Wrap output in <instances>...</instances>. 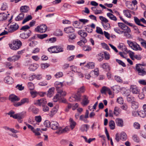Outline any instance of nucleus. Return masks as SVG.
Masks as SVG:
<instances>
[{
  "label": "nucleus",
  "instance_id": "obj_17",
  "mask_svg": "<svg viewBox=\"0 0 146 146\" xmlns=\"http://www.w3.org/2000/svg\"><path fill=\"white\" fill-rule=\"evenodd\" d=\"M64 31L67 34H71L73 33L75 30L72 27H66L64 29Z\"/></svg>",
  "mask_w": 146,
  "mask_h": 146
},
{
  "label": "nucleus",
  "instance_id": "obj_29",
  "mask_svg": "<svg viewBox=\"0 0 146 146\" xmlns=\"http://www.w3.org/2000/svg\"><path fill=\"white\" fill-rule=\"evenodd\" d=\"M134 21L135 23L137 25L142 26L143 27H145V26L144 25L140 23V19H139L137 17H134Z\"/></svg>",
  "mask_w": 146,
  "mask_h": 146
},
{
  "label": "nucleus",
  "instance_id": "obj_26",
  "mask_svg": "<svg viewBox=\"0 0 146 146\" xmlns=\"http://www.w3.org/2000/svg\"><path fill=\"white\" fill-rule=\"evenodd\" d=\"M29 9L28 6H21L20 8V11L21 13H27Z\"/></svg>",
  "mask_w": 146,
  "mask_h": 146
},
{
  "label": "nucleus",
  "instance_id": "obj_38",
  "mask_svg": "<svg viewBox=\"0 0 146 146\" xmlns=\"http://www.w3.org/2000/svg\"><path fill=\"white\" fill-rule=\"evenodd\" d=\"M127 100V102H132L134 101V98L132 96L129 94L127 95L126 96Z\"/></svg>",
  "mask_w": 146,
  "mask_h": 146
},
{
  "label": "nucleus",
  "instance_id": "obj_14",
  "mask_svg": "<svg viewBox=\"0 0 146 146\" xmlns=\"http://www.w3.org/2000/svg\"><path fill=\"white\" fill-rule=\"evenodd\" d=\"M130 90L133 94H139V90L138 88L135 85H132L131 86Z\"/></svg>",
  "mask_w": 146,
  "mask_h": 146
},
{
  "label": "nucleus",
  "instance_id": "obj_30",
  "mask_svg": "<svg viewBox=\"0 0 146 146\" xmlns=\"http://www.w3.org/2000/svg\"><path fill=\"white\" fill-rule=\"evenodd\" d=\"M139 107L138 103L135 101L132 102L131 107L132 109L134 110L137 109Z\"/></svg>",
  "mask_w": 146,
  "mask_h": 146
},
{
  "label": "nucleus",
  "instance_id": "obj_43",
  "mask_svg": "<svg viewBox=\"0 0 146 146\" xmlns=\"http://www.w3.org/2000/svg\"><path fill=\"white\" fill-rule=\"evenodd\" d=\"M88 68H93L94 67V63H88L85 66Z\"/></svg>",
  "mask_w": 146,
  "mask_h": 146
},
{
  "label": "nucleus",
  "instance_id": "obj_10",
  "mask_svg": "<svg viewBox=\"0 0 146 146\" xmlns=\"http://www.w3.org/2000/svg\"><path fill=\"white\" fill-rule=\"evenodd\" d=\"M69 130V126H66L64 129H62V127H60L58 131H56V133L58 134L65 133Z\"/></svg>",
  "mask_w": 146,
  "mask_h": 146
},
{
  "label": "nucleus",
  "instance_id": "obj_31",
  "mask_svg": "<svg viewBox=\"0 0 146 146\" xmlns=\"http://www.w3.org/2000/svg\"><path fill=\"white\" fill-rule=\"evenodd\" d=\"M120 139L122 140L125 141L127 139V135L124 132H121L120 134Z\"/></svg>",
  "mask_w": 146,
  "mask_h": 146
},
{
  "label": "nucleus",
  "instance_id": "obj_18",
  "mask_svg": "<svg viewBox=\"0 0 146 146\" xmlns=\"http://www.w3.org/2000/svg\"><path fill=\"white\" fill-rule=\"evenodd\" d=\"M54 85L57 91L58 90H61V88L63 86L64 84L63 82H56L54 83Z\"/></svg>",
  "mask_w": 146,
  "mask_h": 146
},
{
  "label": "nucleus",
  "instance_id": "obj_60",
  "mask_svg": "<svg viewBox=\"0 0 146 146\" xmlns=\"http://www.w3.org/2000/svg\"><path fill=\"white\" fill-rule=\"evenodd\" d=\"M138 82L141 85H146V81L145 80L143 79L139 80L138 81Z\"/></svg>",
  "mask_w": 146,
  "mask_h": 146
},
{
  "label": "nucleus",
  "instance_id": "obj_19",
  "mask_svg": "<svg viewBox=\"0 0 146 146\" xmlns=\"http://www.w3.org/2000/svg\"><path fill=\"white\" fill-rule=\"evenodd\" d=\"M58 105L56 106L53 108L50 111V116L51 117H52L56 113L58 108Z\"/></svg>",
  "mask_w": 146,
  "mask_h": 146
},
{
  "label": "nucleus",
  "instance_id": "obj_45",
  "mask_svg": "<svg viewBox=\"0 0 146 146\" xmlns=\"http://www.w3.org/2000/svg\"><path fill=\"white\" fill-rule=\"evenodd\" d=\"M50 66V64L47 63H42L40 64L41 67L42 69L46 68Z\"/></svg>",
  "mask_w": 146,
  "mask_h": 146
},
{
  "label": "nucleus",
  "instance_id": "obj_48",
  "mask_svg": "<svg viewBox=\"0 0 146 146\" xmlns=\"http://www.w3.org/2000/svg\"><path fill=\"white\" fill-rule=\"evenodd\" d=\"M21 102L22 105L25 103H29V99L28 98H25L22 99L21 100Z\"/></svg>",
  "mask_w": 146,
  "mask_h": 146
},
{
  "label": "nucleus",
  "instance_id": "obj_28",
  "mask_svg": "<svg viewBox=\"0 0 146 146\" xmlns=\"http://www.w3.org/2000/svg\"><path fill=\"white\" fill-rule=\"evenodd\" d=\"M69 122L70 125V127L71 128L72 130L74 128L75 126L76 125V123L72 118H70Z\"/></svg>",
  "mask_w": 146,
  "mask_h": 146
},
{
  "label": "nucleus",
  "instance_id": "obj_12",
  "mask_svg": "<svg viewBox=\"0 0 146 146\" xmlns=\"http://www.w3.org/2000/svg\"><path fill=\"white\" fill-rule=\"evenodd\" d=\"M100 67L102 68L105 71L109 72L110 70V67L108 63H104L100 65Z\"/></svg>",
  "mask_w": 146,
  "mask_h": 146
},
{
  "label": "nucleus",
  "instance_id": "obj_63",
  "mask_svg": "<svg viewBox=\"0 0 146 146\" xmlns=\"http://www.w3.org/2000/svg\"><path fill=\"white\" fill-rule=\"evenodd\" d=\"M35 120L38 123L40 122H41V120H42V118L41 117V116L40 115L37 116H36L35 117Z\"/></svg>",
  "mask_w": 146,
  "mask_h": 146
},
{
  "label": "nucleus",
  "instance_id": "obj_47",
  "mask_svg": "<svg viewBox=\"0 0 146 146\" xmlns=\"http://www.w3.org/2000/svg\"><path fill=\"white\" fill-rule=\"evenodd\" d=\"M91 48L88 45L84 46L83 48V50L85 51H89L91 50Z\"/></svg>",
  "mask_w": 146,
  "mask_h": 146
},
{
  "label": "nucleus",
  "instance_id": "obj_8",
  "mask_svg": "<svg viewBox=\"0 0 146 146\" xmlns=\"http://www.w3.org/2000/svg\"><path fill=\"white\" fill-rule=\"evenodd\" d=\"M26 116V112L25 111L19 113L18 115L17 116V119L18 121L21 123L23 121L22 119L24 118Z\"/></svg>",
  "mask_w": 146,
  "mask_h": 146
},
{
  "label": "nucleus",
  "instance_id": "obj_15",
  "mask_svg": "<svg viewBox=\"0 0 146 146\" xmlns=\"http://www.w3.org/2000/svg\"><path fill=\"white\" fill-rule=\"evenodd\" d=\"M57 92L58 94L56 95H58V96L59 98L62 100L63 98H64L63 97L66 95V93L62 90H58Z\"/></svg>",
  "mask_w": 146,
  "mask_h": 146
},
{
  "label": "nucleus",
  "instance_id": "obj_46",
  "mask_svg": "<svg viewBox=\"0 0 146 146\" xmlns=\"http://www.w3.org/2000/svg\"><path fill=\"white\" fill-rule=\"evenodd\" d=\"M119 108L118 107H115V109L113 111L114 114L116 116H118L119 112Z\"/></svg>",
  "mask_w": 146,
  "mask_h": 146
},
{
  "label": "nucleus",
  "instance_id": "obj_24",
  "mask_svg": "<svg viewBox=\"0 0 146 146\" xmlns=\"http://www.w3.org/2000/svg\"><path fill=\"white\" fill-rule=\"evenodd\" d=\"M76 37V35L74 33L70 34L68 36V40L70 42H71L72 41L75 39Z\"/></svg>",
  "mask_w": 146,
  "mask_h": 146
},
{
  "label": "nucleus",
  "instance_id": "obj_3",
  "mask_svg": "<svg viewBox=\"0 0 146 146\" xmlns=\"http://www.w3.org/2000/svg\"><path fill=\"white\" fill-rule=\"evenodd\" d=\"M127 42L129 46L133 50H142L141 48L136 42L131 41L129 40H127Z\"/></svg>",
  "mask_w": 146,
  "mask_h": 146
},
{
  "label": "nucleus",
  "instance_id": "obj_40",
  "mask_svg": "<svg viewBox=\"0 0 146 146\" xmlns=\"http://www.w3.org/2000/svg\"><path fill=\"white\" fill-rule=\"evenodd\" d=\"M54 90V87L50 88L48 91V93L47 94L48 96L50 97L53 94Z\"/></svg>",
  "mask_w": 146,
  "mask_h": 146
},
{
  "label": "nucleus",
  "instance_id": "obj_34",
  "mask_svg": "<svg viewBox=\"0 0 146 146\" xmlns=\"http://www.w3.org/2000/svg\"><path fill=\"white\" fill-rule=\"evenodd\" d=\"M7 18L6 15L4 13H0V21H3L6 20Z\"/></svg>",
  "mask_w": 146,
  "mask_h": 146
},
{
  "label": "nucleus",
  "instance_id": "obj_2",
  "mask_svg": "<svg viewBox=\"0 0 146 146\" xmlns=\"http://www.w3.org/2000/svg\"><path fill=\"white\" fill-rule=\"evenodd\" d=\"M22 44V42L20 40H15L13 41L12 44H9V47L11 49L16 50L20 48Z\"/></svg>",
  "mask_w": 146,
  "mask_h": 146
},
{
  "label": "nucleus",
  "instance_id": "obj_49",
  "mask_svg": "<svg viewBox=\"0 0 146 146\" xmlns=\"http://www.w3.org/2000/svg\"><path fill=\"white\" fill-rule=\"evenodd\" d=\"M86 118L85 117V115L84 116V115H81L80 117V119L84 121L85 123L88 122Z\"/></svg>",
  "mask_w": 146,
  "mask_h": 146
},
{
  "label": "nucleus",
  "instance_id": "obj_61",
  "mask_svg": "<svg viewBox=\"0 0 146 146\" xmlns=\"http://www.w3.org/2000/svg\"><path fill=\"white\" fill-rule=\"evenodd\" d=\"M69 143V141L66 140H62L61 141V144L64 145H65L68 144Z\"/></svg>",
  "mask_w": 146,
  "mask_h": 146
},
{
  "label": "nucleus",
  "instance_id": "obj_27",
  "mask_svg": "<svg viewBox=\"0 0 146 146\" xmlns=\"http://www.w3.org/2000/svg\"><path fill=\"white\" fill-rule=\"evenodd\" d=\"M15 113V112L14 111L11 110L7 114L10 115L11 117H12L14 119H17V116L18 115V113L13 115V114Z\"/></svg>",
  "mask_w": 146,
  "mask_h": 146
},
{
  "label": "nucleus",
  "instance_id": "obj_62",
  "mask_svg": "<svg viewBox=\"0 0 146 146\" xmlns=\"http://www.w3.org/2000/svg\"><path fill=\"white\" fill-rule=\"evenodd\" d=\"M85 88L84 86H82L78 89V92L80 93H83L85 92Z\"/></svg>",
  "mask_w": 146,
  "mask_h": 146
},
{
  "label": "nucleus",
  "instance_id": "obj_5",
  "mask_svg": "<svg viewBox=\"0 0 146 146\" xmlns=\"http://www.w3.org/2000/svg\"><path fill=\"white\" fill-rule=\"evenodd\" d=\"M47 29V27L45 24L38 26L35 29V31L40 33H45Z\"/></svg>",
  "mask_w": 146,
  "mask_h": 146
},
{
  "label": "nucleus",
  "instance_id": "obj_64",
  "mask_svg": "<svg viewBox=\"0 0 146 146\" xmlns=\"http://www.w3.org/2000/svg\"><path fill=\"white\" fill-rule=\"evenodd\" d=\"M32 112L35 114H36L39 112V109L36 108H33L32 110Z\"/></svg>",
  "mask_w": 146,
  "mask_h": 146
},
{
  "label": "nucleus",
  "instance_id": "obj_22",
  "mask_svg": "<svg viewBox=\"0 0 146 146\" xmlns=\"http://www.w3.org/2000/svg\"><path fill=\"white\" fill-rule=\"evenodd\" d=\"M89 128V126L88 124L82 125L80 128V130L82 132L87 131Z\"/></svg>",
  "mask_w": 146,
  "mask_h": 146
},
{
  "label": "nucleus",
  "instance_id": "obj_36",
  "mask_svg": "<svg viewBox=\"0 0 146 146\" xmlns=\"http://www.w3.org/2000/svg\"><path fill=\"white\" fill-rule=\"evenodd\" d=\"M37 65L35 64L31 65L29 67V69L31 71H34L37 68Z\"/></svg>",
  "mask_w": 146,
  "mask_h": 146
},
{
  "label": "nucleus",
  "instance_id": "obj_52",
  "mask_svg": "<svg viewBox=\"0 0 146 146\" xmlns=\"http://www.w3.org/2000/svg\"><path fill=\"white\" fill-rule=\"evenodd\" d=\"M105 58L106 60H108L110 59V55L107 52H104Z\"/></svg>",
  "mask_w": 146,
  "mask_h": 146
},
{
  "label": "nucleus",
  "instance_id": "obj_16",
  "mask_svg": "<svg viewBox=\"0 0 146 146\" xmlns=\"http://www.w3.org/2000/svg\"><path fill=\"white\" fill-rule=\"evenodd\" d=\"M115 121L117 126L122 127L123 126V121L122 119L117 118L115 119Z\"/></svg>",
  "mask_w": 146,
  "mask_h": 146
},
{
  "label": "nucleus",
  "instance_id": "obj_21",
  "mask_svg": "<svg viewBox=\"0 0 146 146\" xmlns=\"http://www.w3.org/2000/svg\"><path fill=\"white\" fill-rule=\"evenodd\" d=\"M54 48H56V51H54L52 52H54V53H58L59 52H62L63 51V48L62 47L60 46H55Z\"/></svg>",
  "mask_w": 146,
  "mask_h": 146
},
{
  "label": "nucleus",
  "instance_id": "obj_51",
  "mask_svg": "<svg viewBox=\"0 0 146 146\" xmlns=\"http://www.w3.org/2000/svg\"><path fill=\"white\" fill-rule=\"evenodd\" d=\"M96 32L97 33L100 34L101 35L103 34V32L102 31V30L99 27H96Z\"/></svg>",
  "mask_w": 146,
  "mask_h": 146
},
{
  "label": "nucleus",
  "instance_id": "obj_59",
  "mask_svg": "<svg viewBox=\"0 0 146 146\" xmlns=\"http://www.w3.org/2000/svg\"><path fill=\"white\" fill-rule=\"evenodd\" d=\"M108 88L106 86H103L102 88V90L101 91V92L102 94H105L106 92L108 90Z\"/></svg>",
  "mask_w": 146,
  "mask_h": 146
},
{
  "label": "nucleus",
  "instance_id": "obj_9",
  "mask_svg": "<svg viewBox=\"0 0 146 146\" xmlns=\"http://www.w3.org/2000/svg\"><path fill=\"white\" fill-rule=\"evenodd\" d=\"M50 127L53 130L58 129V130L60 127L59 126V125L58 122L55 121H52L50 122Z\"/></svg>",
  "mask_w": 146,
  "mask_h": 146
},
{
  "label": "nucleus",
  "instance_id": "obj_11",
  "mask_svg": "<svg viewBox=\"0 0 146 146\" xmlns=\"http://www.w3.org/2000/svg\"><path fill=\"white\" fill-rule=\"evenodd\" d=\"M9 100L12 102L18 101L20 100V98L19 97L14 94L10 95L9 96Z\"/></svg>",
  "mask_w": 146,
  "mask_h": 146
},
{
  "label": "nucleus",
  "instance_id": "obj_6",
  "mask_svg": "<svg viewBox=\"0 0 146 146\" xmlns=\"http://www.w3.org/2000/svg\"><path fill=\"white\" fill-rule=\"evenodd\" d=\"M145 70V68H143L142 67H135V70L137 72L138 75L141 76H144L146 75V71Z\"/></svg>",
  "mask_w": 146,
  "mask_h": 146
},
{
  "label": "nucleus",
  "instance_id": "obj_4",
  "mask_svg": "<svg viewBox=\"0 0 146 146\" xmlns=\"http://www.w3.org/2000/svg\"><path fill=\"white\" fill-rule=\"evenodd\" d=\"M47 103L46 99L43 98L35 101L34 104L36 106H44V105H46Z\"/></svg>",
  "mask_w": 146,
  "mask_h": 146
},
{
  "label": "nucleus",
  "instance_id": "obj_7",
  "mask_svg": "<svg viewBox=\"0 0 146 146\" xmlns=\"http://www.w3.org/2000/svg\"><path fill=\"white\" fill-rule=\"evenodd\" d=\"M18 25L16 23H13L10 26V28L8 29L9 32L12 33L17 30L19 28Z\"/></svg>",
  "mask_w": 146,
  "mask_h": 146
},
{
  "label": "nucleus",
  "instance_id": "obj_39",
  "mask_svg": "<svg viewBox=\"0 0 146 146\" xmlns=\"http://www.w3.org/2000/svg\"><path fill=\"white\" fill-rule=\"evenodd\" d=\"M109 125L111 129L113 130L115 129V122L111 120L109 122Z\"/></svg>",
  "mask_w": 146,
  "mask_h": 146
},
{
  "label": "nucleus",
  "instance_id": "obj_41",
  "mask_svg": "<svg viewBox=\"0 0 146 146\" xmlns=\"http://www.w3.org/2000/svg\"><path fill=\"white\" fill-rule=\"evenodd\" d=\"M102 24L106 30L108 29L111 27L110 24L108 23H105V24H104V23L102 22Z\"/></svg>",
  "mask_w": 146,
  "mask_h": 146
},
{
  "label": "nucleus",
  "instance_id": "obj_42",
  "mask_svg": "<svg viewBox=\"0 0 146 146\" xmlns=\"http://www.w3.org/2000/svg\"><path fill=\"white\" fill-rule=\"evenodd\" d=\"M36 35L38 38L40 39H43L46 37L48 36V35L46 34H37Z\"/></svg>",
  "mask_w": 146,
  "mask_h": 146
},
{
  "label": "nucleus",
  "instance_id": "obj_54",
  "mask_svg": "<svg viewBox=\"0 0 146 146\" xmlns=\"http://www.w3.org/2000/svg\"><path fill=\"white\" fill-rule=\"evenodd\" d=\"M54 47V46H51L48 48V50L50 53H54V52H53L54 51H56V48H55Z\"/></svg>",
  "mask_w": 146,
  "mask_h": 146
},
{
  "label": "nucleus",
  "instance_id": "obj_1",
  "mask_svg": "<svg viewBox=\"0 0 146 146\" xmlns=\"http://www.w3.org/2000/svg\"><path fill=\"white\" fill-rule=\"evenodd\" d=\"M118 26L122 30L123 33L124 34V36L128 38H131V35L129 34L131 32L130 28L126 25L122 23H118Z\"/></svg>",
  "mask_w": 146,
  "mask_h": 146
},
{
  "label": "nucleus",
  "instance_id": "obj_44",
  "mask_svg": "<svg viewBox=\"0 0 146 146\" xmlns=\"http://www.w3.org/2000/svg\"><path fill=\"white\" fill-rule=\"evenodd\" d=\"M116 61L119 65L122 66L123 67H125L126 66L125 64L122 61L118 59H116Z\"/></svg>",
  "mask_w": 146,
  "mask_h": 146
},
{
  "label": "nucleus",
  "instance_id": "obj_23",
  "mask_svg": "<svg viewBox=\"0 0 146 146\" xmlns=\"http://www.w3.org/2000/svg\"><path fill=\"white\" fill-rule=\"evenodd\" d=\"M5 80L6 81V82L9 84H12L13 83V78L10 76H7L5 77Z\"/></svg>",
  "mask_w": 146,
  "mask_h": 146
},
{
  "label": "nucleus",
  "instance_id": "obj_33",
  "mask_svg": "<svg viewBox=\"0 0 146 146\" xmlns=\"http://www.w3.org/2000/svg\"><path fill=\"white\" fill-rule=\"evenodd\" d=\"M73 98L75 99V100L77 101H80L81 98V95L78 92L75 94Z\"/></svg>",
  "mask_w": 146,
  "mask_h": 146
},
{
  "label": "nucleus",
  "instance_id": "obj_37",
  "mask_svg": "<svg viewBox=\"0 0 146 146\" xmlns=\"http://www.w3.org/2000/svg\"><path fill=\"white\" fill-rule=\"evenodd\" d=\"M123 13L124 15L126 17L129 18H130L131 17V15L130 13V11L129 10H124Z\"/></svg>",
  "mask_w": 146,
  "mask_h": 146
},
{
  "label": "nucleus",
  "instance_id": "obj_50",
  "mask_svg": "<svg viewBox=\"0 0 146 146\" xmlns=\"http://www.w3.org/2000/svg\"><path fill=\"white\" fill-rule=\"evenodd\" d=\"M50 122L48 120H46L45 121L44 123V125L46 127H50L51 124Z\"/></svg>",
  "mask_w": 146,
  "mask_h": 146
},
{
  "label": "nucleus",
  "instance_id": "obj_20",
  "mask_svg": "<svg viewBox=\"0 0 146 146\" xmlns=\"http://www.w3.org/2000/svg\"><path fill=\"white\" fill-rule=\"evenodd\" d=\"M134 113H138V115L140 117L143 118H144L146 116L145 112L144 111L141 110L138 112L133 111L132 112V114H133V115L134 114Z\"/></svg>",
  "mask_w": 146,
  "mask_h": 146
},
{
  "label": "nucleus",
  "instance_id": "obj_56",
  "mask_svg": "<svg viewBox=\"0 0 146 146\" xmlns=\"http://www.w3.org/2000/svg\"><path fill=\"white\" fill-rule=\"evenodd\" d=\"M28 86L29 89L31 90H32L34 88V84L31 82L28 83Z\"/></svg>",
  "mask_w": 146,
  "mask_h": 146
},
{
  "label": "nucleus",
  "instance_id": "obj_35",
  "mask_svg": "<svg viewBox=\"0 0 146 146\" xmlns=\"http://www.w3.org/2000/svg\"><path fill=\"white\" fill-rule=\"evenodd\" d=\"M78 34L80 35L82 38L86 37L87 35V34L86 32H84L82 30L79 31L78 32Z\"/></svg>",
  "mask_w": 146,
  "mask_h": 146
},
{
  "label": "nucleus",
  "instance_id": "obj_25",
  "mask_svg": "<svg viewBox=\"0 0 146 146\" xmlns=\"http://www.w3.org/2000/svg\"><path fill=\"white\" fill-rule=\"evenodd\" d=\"M24 14L22 13H21L15 18L16 21H20L23 19L24 16Z\"/></svg>",
  "mask_w": 146,
  "mask_h": 146
},
{
  "label": "nucleus",
  "instance_id": "obj_32",
  "mask_svg": "<svg viewBox=\"0 0 146 146\" xmlns=\"http://www.w3.org/2000/svg\"><path fill=\"white\" fill-rule=\"evenodd\" d=\"M107 15L108 17L112 20L115 21H116L117 20V19L116 17L115 16L112 14L110 13H107Z\"/></svg>",
  "mask_w": 146,
  "mask_h": 146
},
{
  "label": "nucleus",
  "instance_id": "obj_58",
  "mask_svg": "<svg viewBox=\"0 0 146 146\" xmlns=\"http://www.w3.org/2000/svg\"><path fill=\"white\" fill-rule=\"evenodd\" d=\"M114 30L115 32L119 34L123 33V31H121L119 28L116 27L114 28Z\"/></svg>",
  "mask_w": 146,
  "mask_h": 146
},
{
  "label": "nucleus",
  "instance_id": "obj_13",
  "mask_svg": "<svg viewBox=\"0 0 146 146\" xmlns=\"http://www.w3.org/2000/svg\"><path fill=\"white\" fill-rule=\"evenodd\" d=\"M58 95L56 94L54 97L53 98V101L54 102H55L57 101H58L59 103H66V100L65 99L63 98L62 100L58 96Z\"/></svg>",
  "mask_w": 146,
  "mask_h": 146
},
{
  "label": "nucleus",
  "instance_id": "obj_53",
  "mask_svg": "<svg viewBox=\"0 0 146 146\" xmlns=\"http://www.w3.org/2000/svg\"><path fill=\"white\" fill-rule=\"evenodd\" d=\"M63 75V74L62 72H59L57 73L55 75V76L56 78H59L62 77Z\"/></svg>",
  "mask_w": 146,
  "mask_h": 146
},
{
  "label": "nucleus",
  "instance_id": "obj_55",
  "mask_svg": "<svg viewBox=\"0 0 146 146\" xmlns=\"http://www.w3.org/2000/svg\"><path fill=\"white\" fill-rule=\"evenodd\" d=\"M30 27L28 25H25L23 26L20 29L21 30H23L25 31H26V30L30 29Z\"/></svg>",
  "mask_w": 146,
  "mask_h": 146
},
{
  "label": "nucleus",
  "instance_id": "obj_57",
  "mask_svg": "<svg viewBox=\"0 0 146 146\" xmlns=\"http://www.w3.org/2000/svg\"><path fill=\"white\" fill-rule=\"evenodd\" d=\"M119 18L124 23L129 26H132V25L131 23L128 22L126 21H125L121 17L119 16Z\"/></svg>",
  "mask_w": 146,
  "mask_h": 146
}]
</instances>
